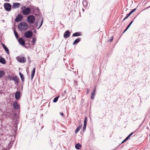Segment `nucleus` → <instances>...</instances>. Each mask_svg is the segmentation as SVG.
Masks as SVG:
<instances>
[{"label": "nucleus", "mask_w": 150, "mask_h": 150, "mask_svg": "<svg viewBox=\"0 0 150 150\" xmlns=\"http://www.w3.org/2000/svg\"><path fill=\"white\" fill-rule=\"evenodd\" d=\"M19 29L21 30H25L28 28L27 23L24 22H21L18 25Z\"/></svg>", "instance_id": "1"}, {"label": "nucleus", "mask_w": 150, "mask_h": 150, "mask_svg": "<svg viewBox=\"0 0 150 150\" xmlns=\"http://www.w3.org/2000/svg\"><path fill=\"white\" fill-rule=\"evenodd\" d=\"M59 97V96H58L57 97H56L54 99L53 102L54 103H55L57 102L58 100V98Z\"/></svg>", "instance_id": "25"}, {"label": "nucleus", "mask_w": 150, "mask_h": 150, "mask_svg": "<svg viewBox=\"0 0 150 150\" xmlns=\"http://www.w3.org/2000/svg\"><path fill=\"white\" fill-rule=\"evenodd\" d=\"M34 33H36V31H35V30H34Z\"/></svg>", "instance_id": "39"}, {"label": "nucleus", "mask_w": 150, "mask_h": 150, "mask_svg": "<svg viewBox=\"0 0 150 150\" xmlns=\"http://www.w3.org/2000/svg\"><path fill=\"white\" fill-rule=\"evenodd\" d=\"M35 68H34L33 69V70L32 71L31 74V79L32 80L33 79L34 76L35 75Z\"/></svg>", "instance_id": "13"}, {"label": "nucleus", "mask_w": 150, "mask_h": 150, "mask_svg": "<svg viewBox=\"0 0 150 150\" xmlns=\"http://www.w3.org/2000/svg\"><path fill=\"white\" fill-rule=\"evenodd\" d=\"M23 16L21 14H19L18 15V16L16 18L15 21L16 22H20L22 19Z\"/></svg>", "instance_id": "8"}, {"label": "nucleus", "mask_w": 150, "mask_h": 150, "mask_svg": "<svg viewBox=\"0 0 150 150\" xmlns=\"http://www.w3.org/2000/svg\"><path fill=\"white\" fill-rule=\"evenodd\" d=\"M132 13V12L131 11H130L129 14H127V15L129 17V16H130L131 15V14Z\"/></svg>", "instance_id": "31"}, {"label": "nucleus", "mask_w": 150, "mask_h": 150, "mask_svg": "<svg viewBox=\"0 0 150 150\" xmlns=\"http://www.w3.org/2000/svg\"><path fill=\"white\" fill-rule=\"evenodd\" d=\"M128 17H129V16H128L127 15V16L123 19V21H124L125 20H126V19H127Z\"/></svg>", "instance_id": "34"}, {"label": "nucleus", "mask_w": 150, "mask_h": 150, "mask_svg": "<svg viewBox=\"0 0 150 150\" xmlns=\"http://www.w3.org/2000/svg\"><path fill=\"white\" fill-rule=\"evenodd\" d=\"M14 34H15V35L16 37V38H17V39H18V37H19V36L18 35V34L17 33V32L14 30Z\"/></svg>", "instance_id": "26"}, {"label": "nucleus", "mask_w": 150, "mask_h": 150, "mask_svg": "<svg viewBox=\"0 0 150 150\" xmlns=\"http://www.w3.org/2000/svg\"><path fill=\"white\" fill-rule=\"evenodd\" d=\"M18 41L19 44L22 45H23L25 44V40L22 38H20L18 40Z\"/></svg>", "instance_id": "9"}, {"label": "nucleus", "mask_w": 150, "mask_h": 150, "mask_svg": "<svg viewBox=\"0 0 150 150\" xmlns=\"http://www.w3.org/2000/svg\"><path fill=\"white\" fill-rule=\"evenodd\" d=\"M36 41V39L35 38H33L32 40V42L33 43V45H34V44L35 42V41Z\"/></svg>", "instance_id": "29"}, {"label": "nucleus", "mask_w": 150, "mask_h": 150, "mask_svg": "<svg viewBox=\"0 0 150 150\" xmlns=\"http://www.w3.org/2000/svg\"><path fill=\"white\" fill-rule=\"evenodd\" d=\"M19 75L20 76V77L21 79V80L23 82H24V77L23 75V74L21 73H19Z\"/></svg>", "instance_id": "21"}, {"label": "nucleus", "mask_w": 150, "mask_h": 150, "mask_svg": "<svg viewBox=\"0 0 150 150\" xmlns=\"http://www.w3.org/2000/svg\"><path fill=\"white\" fill-rule=\"evenodd\" d=\"M20 5L19 3H13L12 6V8L14 9L16 8H18L19 7Z\"/></svg>", "instance_id": "12"}, {"label": "nucleus", "mask_w": 150, "mask_h": 150, "mask_svg": "<svg viewBox=\"0 0 150 150\" xmlns=\"http://www.w3.org/2000/svg\"><path fill=\"white\" fill-rule=\"evenodd\" d=\"M149 7H150V6H149Z\"/></svg>", "instance_id": "41"}, {"label": "nucleus", "mask_w": 150, "mask_h": 150, "mask_svg": "<svg viewBox=\"0 0 150 150\" xmlns=\"http://www.w3.org/2000/svg\"><path fill=\"white\" fill-rule=\"evenodd\" d=\"M134 132L131 133L126 138L128 139L129 137L133 134Z\"/></svg>", "instance_id": "28"}, {"label": "nucleus", "mask_w": 150, "mask_h": 150, "mask_svg": "<svg viewBox=\"0 0 150 150\" xmlns=\"http://www.w3.org/2000/svg\"><path fill=\"white\" fill-rule=\"evenodd\" d=\"M43 20H42V21H41V24L38 29H39L41 27V26H42V24L43 23Z\"/></svg>", "instance_id": "32"}, {"label": "nucleus", "mask_w": 150, "mask_h": 150, "mask_svg": "<svg viewBox=\"0 0 150 150\" xmlns=\"http://www.w3.org/2000/svg\"><path fill=\"white\" fill-rule=\"evenodd\" d=\"M60 114L61 115H62V116H63V113L62 112H60Z\"/></svg>", "instance_id": "36"}, {"label": "nucleus", "mask_w": 150, "mask_h": 150, "mask_svg": "<svg viewBox=\"0 0 150 150\" xmlns=\"http://www.w3.org/2000/svg\"><path fill=\"white\" fill-rule=\"evenodd\" d=\"M87 121V118L86 117H84V125L83 128V131H84L86 129V123Z\"/></svg>", "instance_id": "10"}, {"label": "nucleus", "mask_w": 150, "mask_h": 150, "mask_svg": "<svg viewBox=\"0 0 150 150\" xmlns=\"http://www.w3.org/2000/svg\"><path fill=\"white\" fill-rule=\"evenodd\" d=\"M81 40V38H78L76 39L73 42V45H75L78 42H79Z\"/></svg>", "instance_id": "15"}, {"label": "nucleus", "mask_w": 150, "mask_h": 150, "mask_svg": "<svg viewBox=\"0 0 150 150\" xmlns=\"http://www.w3.org/2000/svg\"><path fill=\"white\" fill-rule=\"evenodd\" d=\"M20 93L19 91H17L16 92L15 94V96L16 99H18L20 98Z\"/></svg>", "instance_id": "14"}, {"label": "nucleus", "mask_w": 150, "mask_h": 150, "mask_svg": "<svg viewBox=\"0 0 150 150\" xmlns=\"http://www.w3.org/2000/svg\"><path fill=\"white\" fill-rule=\"evenodd\" d=\"M8 79L10 80H13L17 83L19 82V79L16 76L12 77L11 76H9L8 77Z\"/></svg>", "instance_id": "5"}, {"label": "nucleus", "mask_w": 150, "mask_h": 150, "mask_svg": "<svg viewBox=\"0 0 150 150\" xmlns=\"http://www.w3.org/2000/svg\"><path fill=\"white\" fill-rule=\"evenodd\" d=\"M81 145L79 143H78L75 145V147L77 149H79L81 147Z\"/></svg>", "instance_id": "19"}, {"label": "nucleus", "mask_w": 150, "mask_h": 150, "mask_svg": "<svg viewBox=\"0 0 150 150\" xmlns=\"http://www.w3.org/2000/svg\"><path fill=\"white\" fill-rule=\"evenodd\" d=\"M95 92H93L92 93V94L91 96V99H93L94 98V96L95 95Z\"/></svg>", "instance_id": "24"}, {"label": "nucleus", "mask_w": 150, "mask_h": 150, "mask_svg": "<svg viewBox=\"0 0 150 150\" xmlns=\"http://www.w3.org/2000/svg\"><path fill=\"white\" fill-rule=\"evenodd\" d=\"M21 9L23 10L22 13L24 15H29L31 12V9L29 8L26 7L25 6L21 7Z\"/></svg>", "instance_id": "2"}, {"label": "nucleus", "mask_w": 150, "mask_h": 150, "mask_svg": "<svg viewBox=\"0 0 150 150\" xmlns=\"http://www.w3.org/2000/svg\"><path fill=\"white\" fill-rule=\"evenodd\" d=\"M133 21H132L129 23V24L127 26V27L126 28V29H125V30L124 31V32H125V31H126L130 27V25H131L132 24V23H133Z\"/></svg>", "instance_id": "22"}, {"label": "nucleus", "mask_w": 150, "mask_h": 150, "mask_svg": "<svg viewBox=\"0 0 150 150\" xmlns=\"http://www.w3.org/2000/svg\"><path fill=\"white\" fill-rule=\"evenodd\" d=\"M16 59L20 62L24 63L26 61V59L24 57H18L16 58Z\"/></svg>", "instance_id": "7"}, {"label": "nucleus", "mask_w": 150, "mask_h": 150, "mask_svg": "<svg viewBox=\"0 0 150 150\" xmlns=\"http://www.w3.org/2000/svg\"><path fill=\"white\" fill-rule=\"evenodd\" d=\"M70 36V32L68 30L66 31L64 33V36L65 38H68Z\"/></svg>", "instance_id": "11"}, {"label": "nucleus", "mask_w": 150, "mask_h": 150, "mask_svg": "<svg viewBox=\"0 0 150 150\" xmlns=\"http://www.w3.org/2000/svg\"><path fill=\"white\" fill-rule=\"evenodd\" d=\"M87 93H88V89L87 90Z\"/></svg>", "instance_id": "40"}, {"label": "nucleus", "mask_w": 150, "mask_h": 150, "mask_svg": "<svg viewBox=\"0 0 150 150\" xmlns=\"http://www.w3.org/2000/svg\"><path fill=\"white\" fill-rule=\"evenodd\" d=\"M81 127L82 125H81L80 124L76 130V131H75V133H77L79 131V130L81 129Z\"/></svg>", "instance_id": "16"}, {"label": "nucleus", "mask_w": 150, "mask_h": 150, "mask_svg": "<svg viewBox=\"0 0 150 150\" xmlns=\"http://www.w3.org/2000/svg\"><path fill=\"white\" fill-rule=\"evenodd\" d=\"M128 139L126 138L121 143H123L124 142H125L126 141H127Z\"/></svg>", "instance_id": "30"}, {"label": "nucleus", "mask_w": 150, "mask_h": 150, "mask_svg": "<svg viewBox=\"0 0 150 150\" xmlns=\"http://www.w3.org/2000/svg\"><path fill=\"white\" fill-rule=\"evenodd\" d=\"M0 62L3 64H5L6 61L5 59L3 58L0 57Z\"/></svg>", "instance_id": "18"}, {"label": "nucleus", "mask_w": 150, "mask_h": 150, "mask_svg": "<svg viewBox=\"0 0 150 150\" xmlns=\"http://www.w3.org/2000/svg\"><path fill=\"white\" fill-rule=\"evenodd\" d=\"M13 106L14 108L16 109H18L19 108V105L16 102H14L13 104Z\"/></svg>", "instance_id": "17"}, {"label": "nucleus", "mask_w": 150, "mask_h": 150, "mask_svg": "<svg viewBox=\"0 0 150 150\" xmlns=\"http://www.w3.org/2000/svg\"><path fill=\"white\" fill-rule=\"evenodd\" d=\"M2 45L3 46V47L4 48L5 47H6V46H5V45H4L3 44H2Z\"/></svg>", "instance_id": "35"}, {"label": "nucleus", "mask_w": 150, "mask_h": 150, "mask_svg": "<svg viewBox=\"0 0 150 150\" xmlns=\"http://www.w3.org/2000/svg\"><path fill=\"white\" fill-rule=\"evenodd\" d=\"M27 21L30 23H34L35 20V17L33 15H29L28 17Z\"/></svg>", "instance_id": "3"}, {"label": "nucleus", "mask_w": 150, "mask_h": 150, "mask_svg": "<svg viewBox=\"0 0 150 150\" xmlns=\"http://www.w3.org/2000/svg\"><path fill=\"white\" fill-rule=\"evenodd\" d=\"M136 8H134V9H133L131 11V12H132V13H133L136 10Z\"/></svg>", "instance_id": "33"}, {"label": "nucleus", "mask_w": 150, "mask_h": 150, "mask_svg": "<svg viewBox=\"0 0 150 150\" xmlns=\"http://www.w3.org/2000/svg\"><path fill=\"white\" fill-rule=\"evenodd\" d=\"M32 33L31 31H28L25 33L24 36L26 38H30L32 35Z\"/></svg>", "instance_id": "6"}, {"label": "nucleus", "mask_w": 150, "mask_h": 150, "mask_svg": "<svg viewBox=\"0 0 150 150\" xmlns=\"http://www.w3.org/2000/svg\"><path fill=\"white\" fill-rule=\"evenodd\" d=\"M81 35L80 32H76L73 34V36H78Z\"/></svg>", "instance_id": "20"}, {"label": "nucleus", "mask_w": 150, "mask_h": 150, "mask_svg": "<svg viewBox=\"0 0 150 150\" xmlns=\"http://www.w3.org/2000/svg\"><path fill=\"white\" fill-rule=\"evenodd\" d=\"M4 49L5 50L6 52V53L8 54H9V51H8V48L6 47H5L4 48Z\"/></svg>", "instance_id": "27"}, {"label": "nucleus", "mask_w": 150, "mask_h": 150, "mask_svg": "<svg viewBox=\"0 0 150 150\" xmlns=\"http://www.w3.org/2000/svg\"><path fill=\"white\" fill-rule=\"evenodd\" d=\"M96 87H95V88H94V89L93 90V92H96Z\"/></svg>", "instance_id": "37"}, {"label": "nucleus", "mask_w": 150, "mask_h": 150, "mask_svg": "<svg viewBox=\"0 0 150 150\" xmlns=\"http://www.w3.org/2000/svg\"><path fill=\"white\" fill-rule=\"evenodd\" d=\"M4 7L5 9L7 11H10L11 9V6L10 4L5 3L4 4Z\"/></svg>", "instance_id": "4"}, {"label": "nucleus", "mask_w": 150, "mask_h": 150, "mask_svg": "<svg viewBox=\"0 0 150 150\" xmlns=\"http://www.w3.org/2000/svg\"><path fill=\"white\" fill-rule=\"evenodd\" d=\"M5 73L3 71H0V78L2 77L3 76L4 74Z\"/></svg>", "instance_id": "23"}, {"label": "nucleus", "mask_w": 150, "mask_h": 150, "mask_svg": "<svg viewBox=\"0 0 150 150\" xmlns=\"http://www.w3.org/2000/svg\"><path fill=\"white\" fill-rule=\"evenodd\" d=\"M111 38H112L110 40V41H112V39H113V37H112Z\"/></svg>", "instance_id": "38"}]
</instances>
